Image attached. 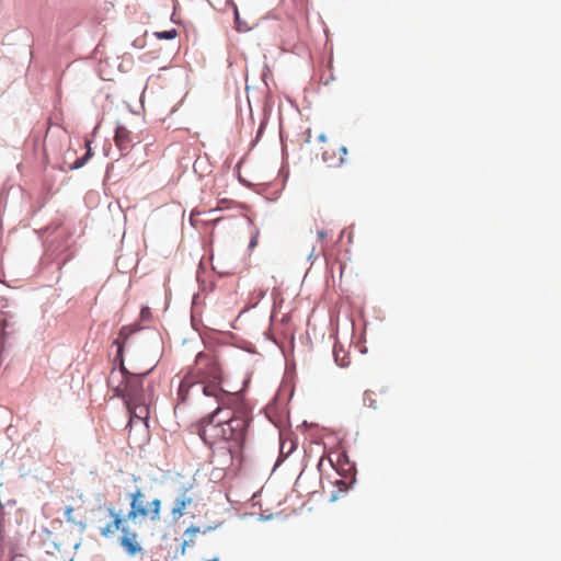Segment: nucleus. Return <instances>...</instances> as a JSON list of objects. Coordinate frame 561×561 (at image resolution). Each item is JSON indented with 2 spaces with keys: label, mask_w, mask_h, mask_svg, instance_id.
<instances>
[{
  "label": "nucleus",
  "mask_w": 561,
  "mask_h": 561,
  "mask_svg": "<svg viewBox=\"0 0 561 561\" xmlns=\"http://www.w3.org/2000/svg\"><path fill=\"white\" fill-rule=\"evenodd\" d=\"M114 140L121 150H127L131 146V134L125 126H117Z\"/></svg>",
  "instance_id": "1a4fd4ad"
},
{
  "label": "nucleus",
  "mask_w": 561,
  "mask_h": 561,
  "mask_svg": "<svg viewBox=\"0 0 561 561\" xmlns=\"http://www.w3.org/2000/svg\"><path fill=\"white\" fill-rule=\"evenodd\" d=\"M115 375L116 374L113 371L110 377L108 383L113 387L115 394L117 397H122L125 400V402H135L148 398L144 390L142 379L140 375L128 373L127 369L122 364L121 370L117 375L122 376L123 381L117 386H114Z\"/></svg>",
  "instance_id": "20e7f679"
},
{
  "label": "nucleus",
  "mask_w": 561,
  "mask_h": 561,
  "mask_svg": "<svg viewBox=\"0 0 561 561\" xmlns=\"http://www.w3.org/2000/svg\"><path fill=\"white\" fill-rule=\"evenodd\" d=\"M11 561H30V560L23 554H18V556H14Z\"/></svg>",
  "instance_id": "f3484780"
},
{
  "label": "nucleus",
  "mask_w": 561,
  "mask_h": 561,
  "mask_svg": "<svg viewBox=\"0 0 561 561\" xmlns=\"http://www.w3.org/2000/svg\"><path fill=\"white\" fill-rule=\"evenodd\" d=\"M328 460L329 465L330 466H333V462L330 458L325 459L324 457H321L319 462H318V469L319 470H322V467L324 466V461Z\"/></svg>",
  "instance_id": "2eb2a0df"
},
{
  "label": "nucleus",
  "mask_w": 561,
  "mask_h": 561,
  "mask_svg": "<svg viewBox=\"0 0 561 561\" xmlns=\"http://www.w3.org/2000/svg\"><path fill=\"white\" fill-rule=\"evenodd\" d=\"M129 511L123 515L114 506L107 507L111 522L99 526V534L104 538L114 537L121 531L119 545L128 556L142 553V546L136 525L142 522H158L161 517L162 502L156 497L148 500L141 488H136L127 495Z\"/></svg>",
  "instance_id": "f257e3e1"
},
{
  "label": "nucleus",
  "mask_w": 561,
  "mask_h": 561,
  "mask_svg": "<svg viewBox=\"0 0 561 561\" xmlns=\"http://www.w3.org/2000/svg\"><path fill=\"white\" fill-rule=\"evenodd\" d=\"M151 317V310L149 307H142L141 310H140V318L141 320L144 321H147L149 320Z\"/></svg>",
  "instance_id": "4468645a"
},
{
  "label": "nucleus",
  "mask_w": 561,
  "mask_h": 561,
  "mask_svg": "<svg viewBox=\"0 0 561 561\" xmlns=\"http://www.w3.org/2000/svg\"><path fill=\"white\" fill-rule=\"evenodd\" d=\"M114 344L117 345V356H122V353H123V344L119 342V340H115L114 341Z\"/></svg>",
  "instance_id": "dca6fc26"
},
{
  "label": "nucleus",
  "mask_w": 561,
  "mask_h": 561,
  "mask_svg": "<svg viewBox=\"0 0 561 561\" xmlns=\"http://www.w3.org/2000/svg\"><path fill=\"white\" fill-rule=\"evenodd\" d=\"M153 35L158 39H174L178 36V31L175 28H171L168 31L154 32Z\"/></svg>",
  "instance_id": "f8f14e48"
},
{
  "label": "nucleus",
  "mask_w": 561,
  "mask_h": 561,
  "mask_svg": "<svg viewBox=\"0 0 561 561\" xmlns=\"http://www.w3.org/2000/svg\"><path fill=\"white\" fill-rule=\"evenodd\" d=\"M198 215H201V211H198V210H195V209H194V210L191 213V220H194V218H195L196 216H198Z\"/></svg>",
  "instance_id": "6ab92c4d"
},
{
  "label": "nucleus",
  "mask_w": 561,
  "mask_h": 561,
  "mask_svg": "<svg viewBox=\"0 0 561 561\" xmlns=\"http://www.w3.org/2000/svg\"><path fill=\"white\" fill-rule=\"evenodd\" d=\"M222 373L218 356L213 351L199 352L195 357L194 366L183 377L178 391L181 402H186L191 391L203 393L208 385H221Z\"/></svg>",
  "instance_id": "7ed1b4c3"
},
{
  "label": "nucleus",
  "mask_w": 561,
  "mask_h": 561,
  "mask_svg": "<svg viewBox=\"0 0 561 561\" xmlns=\"http://www.w3.org/2000/svg\"><path fill=\"white\" fill-rule=\"evenodd\" d=\"M250 416L247 411L227 412L217 408L210 415L204 417L199 423L198 434L209 446L226 442L229 444L228 451L241 449L248 436Z\"/></svg>",
  "instance_id": "f03ea898"
},
{
  "label": "nucleus",
  "mask_w": 561,
  "mask_h": 561,
  "mask_svg": "<svg viewBox=\"0 0 561 561\" xmlns=\"http://www.w3.org/2000/svg\"><path fill=\"white\" fill-rule=\"evenodd\" d=\"M296 449V443L291 438H282L279 446V454L282 457L287 458Z\"/></svg>",
  "instance_id": "9d476101"
},
{
  "label": "nucleus",
  "mask_w": 561,
  "mask_h": 561,
  "mask_svg": "<svg viewBox=\"0 0 561 561\" xmlns=\"http://www.w3.org/2000/svg\"><path fill=\"white\" fill-rule=\"evenodd\" d=\"M347 149L337 144L329 145L322 152V159L329 167L336 168L343 164Z\"/></svg>",
  "instance_id": "423d86ee"
},
{
  "label": "nucleus",
  "mask_w": 561,
  "mask_h": 561,
  "mask_svg": "<svg viewBox=\"0 0 561 561\" xmlns=\"http://www.w3.org/2000/svg\"><path fill=\"white\" fill-rule=\"evenodd\" d=\"M88 146V151L85 152V154L80 158V159H77L71 165H70V170H76V169H79L81 167H83L87 161L90 159L92 152H91V148L89 146V144H87Z\"/></svg>",
  "instance_id": "ddd939ff"
},
{
  "label": "nucleus",
  "mask_w": 561,
  "mask_h": 561,
  "mask_svg": "<svg viewBox=\"0 0 561 561\" xmlns=\"http://www.w3.org/2000/svg\"><path fill=\"white\" fill-rule=\"evenodd\" d=\"M193 502L192 496L184 491L173 503V507L171 510V515L174 520H178L185 514V510Z\"/></svg>",
  "instance_id": "6e6552de"
},
{
  "label": "nucleus",
  "mask_w": 561,
  "mask_h": 561,
  "mask_svg": "<svg viewBox=\"0 0 561 561\" xmlns=\"http://www.w3.org/2000/svg\"><path fill=\"white\" fill-rule=\"evenodd\" d=\"M123 335H124V329H122L119 332V336H123Z\"/></svg>",
  "instance_id": "4be33fe9"
},
{
  "label": "nucleus",
  "mask_w": 561,
  "mask_h": 561,
  "mask_svg": "<svg viewBox=\"0 0 561 561\" xmlns=\"http://www.w3.org/2000/svg\"><path fill=\"white\" fill-rule=\"evenodd\" d=\"M319 237H320L321 239H323V238L325 237V232H324V231H320V232H319Z\"/></svg>",
  "instance_id": "412c9836"
},
{
  "label": "nucleus",
  "mask_w": 561,
  "mask_h": 561,
  "mask_svg": "<svg viewBox=\"0 0 561 561\" xmlns=\"http://www.w3.org/2000/svg\"><path fill=\"white\" fill-rule=\"evenodd\" d=\"M334 359L336 364L341 367H347L351 363V358L342 351L334 347Z\"/></svg>",
  "instance_id": "9b49d317"
},
{
  "label": "nucleus",
  "mask_w": 561,
  "mask_h": 561,
  "mask_svg": "<svg viewBox=\"0 0 561 561\" xmlns=\"http://www.w3.org/2000/svg\"><path fill=\"white\" fill-rule=\"evenodd\" d=\"M127 409L130 413V417L147 420L149 416V398L141 399L135 402H126Z\"/></svg>",
  "instance_id": "0eeeda50"
},
{
  "label": "nucleus",
  "mask_w": 561,
  "mask_h": 561,
  "mask_svg": "<svg viewBox=\"0 0 561 561\" xmlns=\"http://www.w3.org/2000/svg\"><path fill=\"white\" fill-rule=\"evenodd\" d=\"M319 139H320L321 141H325V140H327V137H325V135H324V134H321V135L319 136Z\"/></svg>",
  "instance_id": "aec40b11"
},
{
  "label": "nucleus",
  "mask_w": 561,
  "mask_h": 561,
  "mask_svg": "<svg viewBox=\"0 0 561 561\" xmlns=\"http://www.w3.org/2000/svg\"><path fill=\"white\" fill-rule=\"evenodd\" d=\"M72 511H73V508L71 506H68L66 508V516H67L68 519H70V514L72 513Z\"/></svg>",
  "instance_id": "a211bd4d"
},
{
  "label": "nucleus",
  "mask_w": 561,
  "mask_h": 561,
  "mask_svg": "<svg viewBox=\"0 0 561 561\" xmlns=\"http://www.w3.org/2000/svg\"><path fill=\"white\" fill-rule=\"evenodd\" d=\"M203 394L207 397H214L218 402V408L224 411V415L227 412L231 414L238 411H245L241 405V398L237 392H229L222 389L221 385H208L203 388Z\"/></svg>",
  "instance_id": "39448f33"
}]
</instances>
